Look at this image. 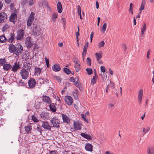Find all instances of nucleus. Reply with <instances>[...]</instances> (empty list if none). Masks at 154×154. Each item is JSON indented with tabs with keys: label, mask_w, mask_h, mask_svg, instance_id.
<instances>
[{
	"label": "nucleus",
	"mask_w": 154,
	"mask_h": 154,
	"mask_svg": "<svg viewBox=\"0 0 154 154\" xmlns=\"http://www.w3.org/2000/svg\"><path fill=\"white\" fill-rule=\"evenodd\" d=\"M129 11L132 14H133V11L132 8H129Z\"/></svg>",
	"instance_id": "64"
},
{
	"label": "nucleus",
	"mask_w": 154,
	"mask_h": 154,
	"mask_svg": "<svg viewBox=\"0 0 154 154\" xmlns=\"http://www.w3.org/2000/svg\"><path fill=\"white\" fill-rule=\"evenodd\" d=\"M86 70L87 72L88 75H91L93 73V71L91 68H87L86 69Z\"/></svg>",
	"instance_id": "39"
},
{
	"label": "nucleus",
	"mask_w": 154,
	"mask_h": 154,
	"mask_svg": "<svg viewBox=\"0 0 154 154\" xmlns=\"http://www.w3.org/2000/svg\"><path fill=\"white\" fill-rule=\"evenodd\" d=\"M98 77L94 76L93 78L91 79V85H93L95 84L97 82V78Z\"/></svg>",
	"instance_id": "31"
},
{
	"label": "nucleus",
	"mask_w": 154,
	"mask_h": 154,
	"mask_svg": "<svg viewBox=\"0 0 154 154\" xmlns=\"http://www.w3.org/2000/svg\"><path fill=\"white\" fill-rule=\"evenodd\" d=\"M49 154H56L57 151H49Z\"/></svg>",
	"instance_id": "62"
},
{
	"label": "nucleus",
	"mask_w": 154,
	"mask_h": 154,
	"mask_svg": "<svg viewBox=\"0 0 154 154\" xmlns=\"http://www.w3.org/2000/svg\"><path fill=\"white\" fill-rule=\"evenodd\" d=\"M6 59L5 57L0 59V64L2 66H4L6 63L5 62Z\"/></svg>",
	"instance_id": "35"
},
{
	"label": "nucleus",
	"mask_w": 154,
	"mask_h": 154,
	"mask_svg": "<svg viewBox=\"0 0 154 154\" xmlns=\"http://www.w3.org/2000/svg\"><path fill=\"white\" fill-rule=\"evenodd\" d=\"M64 101L65 103L69 106L71 105L73 101L72 98L71 96L67 95L65 97Z\"/></svg>",
	"instance_id": "8"
},
{
	"label": "nucleus",
	"mask_w": 154,
	"mask_h": 154,
	"mask_svg": "<svg viewBox=\"0 0 154 154\" xmlns=\"http://www.w3.org/2000/svg\"><path fill=\"white\" fill-rule=\"evenodd\" d=\"M28 83L29 87L31 88H34L36 84L35 80L33 78H30L29 80Z\"/></svg>",
	"instance_id": "7"
},
{
	"label": "nucleus",
	"mask_w": 154,
	"mask_h": 154,
	"mask_svg": "<svg viewBox=\"0 0 154 154\" xmlns=\"http://www.w3.org/2000/svg\"><path fill=\"white\" fill-rule=\"evenodd\" d=\"M25 131L28 134H29L31 133V131L32 129L30 126H25Z\"/></svg>",
	"instance_id": "30"
},
{
	"label": "nucleus",
	"mask_w": 154,
	"mask_h": 154,
	"mask_svg": "<svg viewBox=\"0 0 154 154\" xmlns=\"http://www.w3.org/2000/svg\"><path fill=\"white\" fill-rule=\"evenodd\" d=\"M62 119L64 122L68 123L70 122L69 118L66 115L64 114H62Z\"/></svg>",
	"instance_id": "16"
},
{
	"label": "nucleus",
	"mask_w": 154,
	"mask_h": 154,
	"mask_svg": "<svg viewBox=\"0 0 154 154\" xmlns=\"http://www.w3.org/2000/svg\"><path fill=\"white\" fill-rule=\"evenodd\" d=\"M74 67L76 72H78L81 69L80 64H76L74 65Z\"/></svg>",
	"instance_id": "32"
},
{
	"label": "nucleus",
	"mask_w": 154,
	"mask_h": 154,
	"mask_svg": "<svg viewBox=\"0 0 154 154\" xmlns=\"http://www.w3.org/2000/svg\"><path fill=\"white\" fill-rule=\"evenodd\" d=\"M34 2H33V0H30L29 2V5L31 6L33 5Z\"/></svg>",
	"instance_id": "59"
},
{
	"label": "nucleus",
	"mask_w": 154,
	"mask_h": 154,
	"mask_svg": "<svg viewBox=\"0 0 154 154\" xmlns=\"http://www.w3.org/2000/svg\"><path fill=\"white\" fill-rule=\"evenodd\" d=\"M8 49L10 53L15 54L17 56L21 54L23 51V47L19 43H17L15 45L12 43L10 44L9 45Z\"/></svg>",
	"instance_id": "1"
},
{
	"label": "nucleus",
	"mask_w": 154,
	"mask_h": 154,
	"mask_svg": "<svg viewBox=\"0 0 154 154\" xmlns=\"http://www.w3.org/2000/svg\"><path fill=\"white\" fill-rule=\"evenodd\" d=\"M78 14L79 15H80L81 14V8L79 5L78 6Z\"/></svg>",
	"instance_id": "50"
},
{
	"label": "nucleus",
	"mask_w": 154,
	"mask_h": 154,
	"mask_svg": "<svg viewBox=\"0 0 154 154\" xmlns=\"http://www.w3.org/2000/svg\"><path fill=\"white\" fill-rule=\"evenodd\" d=\"M63 71L67 75H69L71 73V70L69 69L64 67L63 69Z\"/></svg>",
	"instance_id": "33"
},
{
	"label": "nucleus",
	"mask_w": 154,
	"mask_h": 154,
	"mask_svg": "<svg viewBox=\"0 0 154 154\" xmlns=\"http://www.w3.org/2000/svg\"><path fill=\"white\" fill-rule=\"evenodd\" d=\"M35 14L34 12H32L30 14L28 19L30 20H33L34 18Z\"/></svg>",
	"instance_id": "36"
},
{
	"label": "nucleus",
	"mask_w": 154,
	"mask_h": 154,
	"mask_svg": "<svg viewBox=\"0 0 154 154\" xmlns=\"http://www.w3.org/2000/svg\"><path fill=\"white\" fill-rule=\"evenodd\" d=\"M101 71L103 72H104L106 71V69L104 66H101Z\"/></svg>",
	"instance_id": "54"
},
{
	"label": "nucleus",
	"mask_w": 154,
	"mask_h": 154,
	"mask_svg": "<svg viewBox=\"0 0 154 154\" xmlns=\"http://www.w3.org/2000/svg\"><path fill=\"white\" fill-rule=\"evenodd\" d=\"M87 64L89 66L91 65V60L89 57H88L86 59Z\"/></svg>",
	"instance_id": "47"
},
{
	"label": "nucleus",
	"mask_w": 154,
	"mask_h": 154,
	"mask_svg": "<svg viewBox=\"0 0 154 154\" xmlns=\"http://www.w3.org/2000/svg\"><path fill=\"white\" fill-rule=\"evenodd\" d=\"M24 35V30L21 29L18 30L17 32L16 38L17 40H21L23 37Z\"/></svg>",
	"instance_id": "4"
},
{
	"label": "nucleus",
	"mask_w": 154,
	"mask_h": 154,
	"mask_svg": "<svg viewBox=\"0 0 154 154\" xmlns=\"http://www.w3.org/2000/svg\"><path fill=\"white\" fill-rule=\"evenodd\" d=\"M94 35V33L92 31V32L91 35H90V40H91V42H92V41L93 39V37Z\"/></svg>",
	"instance_id": "60"
},
{
	"label": "nucleus",
	"mask_w": 154,
	"mask_h": 154,
	"mask_svg": "<svg viewBox=\"0 0 154 154\" xmlns=\"http://www.w3.org/2000/svg\"><path fill=\"white\" fill-rule=\"evenodd\" d=\"M52 68L53 70L55 72H58L61 70L59 64H54L52 66Z\"/></svg>",
	"instance_id": "21"
},
{
	"label": "nucleus",
	"mask_w": 154,
	"mask_h": 154,
	"mask_svg": "<svg viewBox=\"0 0 154 154\" xmlns=\"http://www.w3.org/2000/svg\"><path fill=\"white\" fill-rule=\"evenodd\" d=\"M146 29V24L145 23L143 26V27L141 29V34L143 35L144 34Z\"/></svg>",
	"instance_id": "34"
},
{
	"label": "nucleus",
	"mask_w": 154,
	"mask_h": 154,
	"mask_svg": "<svg viewBox=\"0 0 154 154\" xmlns=\"http://www.w3.org/2000/svg\"><path fill=\"white\" fill-rule=\"evenodd\" d=\"M12 67V66L10 64H5V65L3 66V69L4 70L7 71L9 70Z\"/></svg>",
	"instance_id": "22"
},
{
	"label": "nucleus",
	"mask_w": 154,
	"mask_h": 154,
	"mask_svg": "<svg viewBox=\"0 0 154 154\" xmlns=\"http://www.w3.org/2000/svg\"><path fill=\"white\" fill-rule=\"evenodd\" d=\"M82 118L84 119V120L86 122L88 123L89 122L88 120L87 119H86V115L84 114H81Z\"/></svg>",
	"instance_id": "41"
},
{
	"label": "nucleus",
	"mask_w": 154,
	"mask_h": 154,
	"mask_svg": "<svg viewBox=\"0 0 154 154\" xmlns=\"http://www.w3.org/2000/svg\"><path fill=\"white\" fill-rule=\"evenodd\" d=\"M42 101L43 102H45L48 104H49L51 102L50 98L46 96L43 95V96Z\"/></svg>",
	"instance_id": "14"
},
{
	"label": "nucleus",
	"mask_w": 154,
	"mask_h": 154,
	"mask_svg": "<svg viewBox=\"0 0 154 154\" xmlns=\"http://www.w3.org/2000/svg\"><path fill=\"white\" fill-rule=\"evenodd\" d=\"M31 37H28L26 41V45L28 48H30L33 45V44L30 41Z\"/></svg>",
	"instance_id": "12"
},
{
	"label": "nucleus",
	"mask_w": 154,
	"mask_h": 154,
	"mask_svg": "<svg viewBox=\"0 0 154 154\" xmlns=\"http://www.w3.org/2000/svg\"><path fill=\"white\" fill-rule=\"evenodd\" d=\"M102 52L101 51L99 53L97 52L95 53V55L97 60H100L102 58Z\"/></svg>",
	"instance_id": "25"
},
{
	"label": "nucleus",
	"mask_w": 154,
	"mask_h": 154,
	"mask_svg": "<svg viewBox=\"0 0 154 154\" xmlns=\"http://www.w3.org/2000/svg\"><path fill=\"white\" fill-rule=\"evenodd\" d=\"M75 91L76 92L73 91L72 93V94L74 97L75 99H77L78 98V95L77 94L78 93V90L77 89H75Z\"/></svg>",
	"instance_id": "42"
},
{
	"label": "nucleus",
	"mask_w": 154,
	"mask_h": 154,
	"mask_svg": "<svg viewBox=\"0 0 154 154\" xmlns=\"http://www.w3.org/2000/svg\"><path fill=\"white\" fill-rule=\"evenodd\" d=\"M58 14L57 13H55L53 14L52 16V18H53L54 19H56L57 17Z\"/></svg>",
	"instance_id": "55"
},
{
	"label": "nucleus",
	"mask_w": 154,
	"mask_h": 154,
	"mask_svg": "<svg viewBox=\"0 0 154 154\" xmlns=\"http://www.w3.org/2000/svg\"><path fill=\"white\" fill-rule=\"evenodd\" d=\"M143 95V90L142 89H140L139 91L137 97L138 102L140 104L141 103Z\"/></svg>",
	"instance_id": "11"
},
{
	"label": "nucleus",
	"mask_w": 154,
	"mask_h": 154,
	"mask_svg": "<svg viewBox=\"0 0 154 154\" xmlns=\"http://www.w3.org/2000/svg\"><path fill=\"white\" fill-rule=\"evenodd\" d=\"M51 123L53 124V127L58 128L60 127V121L57 117H53L51 120Z\"/></svg>",
	"instance_id": "3"
},
{
	"label": "nucleus",
	"mask_w": 154,
	"mask_h": 154,
	"mask_svg": "<svg viewBox=\"0 0 154 154\" xmlns=\"http://www.w3.org/2000/svg\"><path fill=\"white\" fill-rule=\"evenodd\" d=\"M16 38V37L14 33L11 32L9 35L8 38L7 39V41L9 43H11Z\"/></svg>",
	"instance_id": "10"
},
{
	"label": "nucleus",
	"mask_w": 154,
	"mask_h": 154,
	"mask_svg": "<svg viewBox=\"0 0 154 154\" xmlns=\"http://www.w3.org/2000/svg\"><path fill=\"white\" fill-rule=\"evenodd\" d=\"M122 47L124 48V51H125L127 49V46L125 44H123L122 45Z\"/></svg>",
	"instance_id": "61"
},
{
	"label": "nucleus",
	"mask_w": 154,
	"mask_h": 154,
	"mask_svg": "<svg viewBox=\"0 0 154 154\" xmlns=\"http://www.w3.org/2000/svg\"><path fill=\"white\" fill-rule=\"evenodd\" d=\"M106 25L107 24L106 23H105L102 26L101 30L103 33H104L106 31Z\"/></svg>",
	"instance_id": "38"
},
{
	"label": "nucleus",
	"mask_w": 154,
	"mask_h": 154,
	"mask_svg": "<svg viewBox=\"0 0 154 154\" xmlns=\"http://www.w3.org/2000/svg\"><path fill=\"white\" fill-rule=\"evenodd\" d=\"M45 62L47 65V66L48 67L49 66V60L48 59L47 57H45Z\"/></svg>",
	"instance_id": "51"
},
{
	"label": "nucleus",
	"mask_w": 154,
	"mask_h": 154,
	"mask_svg": "<svg viewBox=\"0 0 154 154\" xmlns=\"http://www.w3.org/2000/svg\"><path fill=\"white\" fill-rule=\"evenodd\" d=\"M7 41V39L5 37L4 34L0 36V42L1 43H4Z\"/></svg>",
	"instance_id": "27"
},
{
	"label": "nucleus",
	"mask_w": 154,
	"mask_h": 154,
	"mask_svg": "<svg viewBox=\"0 0 154 154\" xmlns=\"http://www.w3.org/2000/svg\"><path fill=\"white\" fill-rule=\"evenodd\" d=\"M27 1V0H23L22 1V2L21 4V5L23 6H24L26 4Z\"/></svg>",
	"instance_id": "58"
},
{
	"label": "nucleus",
	"mask_w": 154,
	"mask_h": 154,
	"mask_svg": "<svg viewBox=\"0 0 154 154\" xmlns=\"http://www.w3.org/2000/svg\"><path fill=\"white\" fill-rule=\"evenodd\" d=\"M150 128L149 127H147L146 128H143V134H145L147 132H148L150 130Z\"/></svg>",
	"instance_id": "43"
},
{
	"label": "nucleus",
	"mask_w": 154,
	"mask_h": 154,
	"mask_svg": "<svg viewBox=\"0 0 154 154\" xmlns=\"http://www.w3.org/2000/svg\"><path fill=\"white\" fill-rule=\"evenodd\" d=\"M42 126L45 129L51 130V127L49 125L47 122L43 121L42 122Z\"/></svg>",
	"instance_id": "13"
},
{
	"label": "nucleus",
	"mask_w": 154,
	"mask_h": 154,
	"mask_svg": "<svg viewBox=\"0 0 154 154\" xmlns=\"http://www.w3.org/2000/svg\"><path fill=\"white\" fill-rule=\"evenodd\" d=\"M147 154H154V147L153 146H150L147 148Z\"/></svg>",
	"instance_id": "19"
},
{
	"label": "nucleus",
	"mask_w": 154,
	"mask_h": 154,
	"mask_svg": "<svg viewBox=\"0 0 154 154\" xmlns=\"http://www.w3.org/2000/svg\"><path fill=\"white\" fill-rule=\"evenodd\" d=\"M75 86L77 87H78L80 91H82L83 90V88L82 86V85L81 84L79 85L78 86H77V85Z\"/></svg>",
	"instance_id": "52"
},
{
	"label": "nucleus",
	"mask_w": 154,
	"mask_h": 154,
	"mask_svg": "<svg viewBox=\"0 0 154 154\" xmlns=\"http://www.w3.org/2000/svg\"><path fill=\"white\" fill-rule=\"evenodd\" d=\"M88 46V42H87L85 45L84 46L83 49V51L82 53V54H86L87 49Z\"/></svg>",
	"instance_id": "29"
},
{
	"label": "nucleus",
	"mask_w": 154,
	"mask_h": 154,
	"mask_svg": "<svg viewBox=\"0 0 154 154\" xmlns=\"http://www.w3.org/2000/svg\"><path fill=\"white\" fill-rule=\"evenodd\" d=\"M40 126V125H39L38 126V127L36 129L38 131L40 132V134H41L42 132V130L41 128H40L39 127Z\"/></svg>",
	"instance_id": "53"
},
{
	"label": "nucleus",
	"mask_w": 154,
	"mask_h": 154,
	"mask_svg": "<svg viewBox=\"0 0 154 154\" xmlns=\"http://www.w3.org/2000/svg\"><path fill=\"white\" fill-rule=\"evenodd\" d=\"M40 115L41 117L44 119H47L48 118L49 114L47 112H42Z\"/></svg>",
	"instance_id": "28"
},
{
	"label": "nucleus",
	"mask_w": 154,
	"mask_h": 154,
	"mask_svg": "<svg viewBox=\"0 0 154 154\" xmlns=\"http://www.w3.org/2000/svg\"><path fill=\"white\" fill-rule=\"evenodd\" d=\"M17 18V15L15 13H11L10 16L9 17V21L10 22L13 23L15 24L16 22L15 20Z\"/></svg>",
	"instance_id": "9"
},
{
	"label": "nucleus",
	"mask_w": 154,
	"mask_h": 154,
	"mask_svg": "<svg viewBox=\"0 0 154 154\" xmlns=\"http://www.w3.org/2000/svg\"><path fill=\"white\" fill-rule=\"evenodd\" d=\"M69 80L70 82H72L74 83H75V79L73 77H72L70 78Z\"/></svg>",
	"instance_id": "57"
},
{
	"label": "nucleus",
	"mask_w": 154,
	"mask_h": 154,
	"mask_svg": "<svg viewBox=\"0 0 154 154\" xmlns=\"http://www.w3.org/2000/svg\"><path fill=\"white\" fill-rule=\"evenodd\" d=\"M20 73L23 79H26L28 77V72L25 69H23L22 70Z\"/></svg>",
	"instance_id": "6"
},
{
	"label": "nucleus",
	"mask_w": 154,
	"mask_h": 154,
	"mask_svg": "<svg viewBox=\"0 0 154 154\" xmlns=\"http://www.w3.org/2000/svg\"><path fill=\"white\" fill-rule=\"evenodd\" d=\"M9 28V26L8 24L6 23L2 27V30L4 32L6 29H8Z\"/></svg>",
	"instance_id": "37"
},
{
	"label": "nucleus",
	"mask_w": 154,
	"mask_h": 154,
	"mask_svg": "<svg viewBox=\"0 0 154 154\" xmlns=\"http://www.w3.org/2000/svg\"><path fill=\"white\" fill-rule=\"evenodd\" d=\"M33 21V20H30L29 19H28L27 22V26H30L32 25V23Z\"/></svg>",
	"instance_id": "44"
},
{
	"label": "nucleus",
	"mask_w": 154,
	"mask_h": 154,
	"mask_svg": "<svg viewBox=\"0 0 154 154\" xmlns=\"http://www.w3.org/2000/svg\"><path fill=\"white\" fill-rule=\"evenodd\" d=\"M145 4V0H142V2L141 3L140 7V8L141 9L143 10L144 9Z\"/></svg>",
	"instance_id": "46"
},
{
	"label": "nucleus",
	"mask_w": 154,
	"mask_h": 154,
	"mask_svg": "<svg viewBox=\"0 0 154 154\" xmlns=\"http://www.w3.org/2000/svg\"><path fill=\"white\" fill-rule=\"evenodd\" d=\"M82 137H84V138L88 140H92L91 137L89 134L85 133H81L80 134Z\"/></svg>",
	"instance_id": "23"
},
{
	"label": "nucleus",
	"mask_w": 154,
	"mask_h": 154,
	"mask_svg": "<svg viewBox=\"0 0 154 154\" xmlns=\"http://www.w3.org/2000/svg\"><path fill=\"white\" fill-rule=\"evenodd\" d=\"M80 82L78 78L76 80V82L75 81V83H74V84L75 85L78 86L80 84Z\"/></svg>",
	"instance_id": "48"
},
{
	"label": "nucleus",
	"mask_w": 154,
	"mask_h": 154,
	"mask_svg": "<svg viewBox=\"0 0 154 154\" xmlns=\"http://www.w3.org/2000/svg\"><path fill=\"white\" fill-rule=\"evenodd\" d=\"M20 68L19 64H17V62H15L13 67L12 68L11 70L14 72H16L17 70Z\"/></svg>",
	"instance_id": "15"
},
{
	"label": "nucleus",
	"mask_w": 154,
	"mask_h": 154,
	"mask_svg": "<svg viewBox=\"0 0 154 154\" xmlns=\"http://www.w3.org/2000/svg\"><path fill=\"white\" fill-rule=\"evenodd\" d=\"M78 58H75V59L73 60V62L75 63V64H78Z\"/></svg>",
	"instance_id": "63"
},
{
	"label": "nucleus",
	"mask_w": 154,
	"mask_h": 154,
	"mask_svg": "<svg viewBox=\"0 0 154 154\" xmlns=\"http://www.w3.org/2000/svg\"><path fill=\"white\" fill-rule=\"evenodd\" d=\"M49 107L51 111L53 112H55L57 110V108L55 105V104L54 103H51L49 104Z\"/></svg>",
	"instance_id": "17"
},
{
	"label": "nucleus",
	"mask_w": 154,
	"mask_h": 154,
	"mask_svg": "<svg viewBox=\"0 0 154 154\" xmlns=\"http://www.w3.org/2000/svg\"><path fill=\"white\" fill-rule=\"evenodd\" d=\"M54 77L55 78H56V80L57 81H59L60 82H61V81L62 80V79L61 77H60L59 76H54Z\"/></svg>",
	"instance_id": "49"
},
{
	"label": "nucleus",
	"mask_w": 154,
	"mask_h": 154,
	"mask_svg": "<svg viewBox=\"0 0 154 154\" xmlns=\"http://www.w3.org/2000/svg\"><path fill=\"white\" fill-rule=\"evenodd\" d=\"M33 26L32 31V34L34 35H38L41 34L40 29L37 27L36 24H33Z\"/></svg>",
	"instance_id": "2"
},
{
	"label": "nucleus",
	"mask_w": 154,
	"mask_h": 154,
	"mask_svg": "<svg viewBox=\"0 0 154 154\" xmlns=\"http://www.w3.org/2000/svg\"><path fill=\"white\" fill-rule=\"evenodd\" d=\"M57 9L59 13H61L63 10L62 6L61 3L60 2H58L57 4Z\"/></svg>",
	"instance_id": "24"
},
{
	"label": "nucleus",
	"mask_w": 154,
	"mask_h": 154,
	"mask_svg": "<svg viewBox=\"0 0 154 154\" xmlns=\"http://www.w3.org/2000/svg\"><path fill=\"white\" fill-rule=\"evenodd\" d=\"M7 20V15L5 12L0 13V23H5Z\"/></svg>",
	"instance_id": "5"
},
{
	"label": "nucleus",
	"mask_w": 154,
	"mask_h": 154,
	"mask_svg": "<svg viewBox=\"0 0 154 154\" xmlns=\"http://www.w3.org/2000/svg\"><path fill=\"white\" fill-rule=\"evenodd\" d=\"M73 126L74 128L77 131L78 130H80L81 129L80 125L78 122H74Z\"/></svg>",
	"instance_id": "26"
},
{
	"label": "nucleus",
	"mask_w": 154,
	"mask_h": 154,
	"mask_svg": "<svg viewBox=\"0 0 154 154\" xmlns=\"http://www.w3.org/2000/svg\"><path fill=\"white\" fill-rule=\"evenodd\" d=\"M105 45V42L103 41H102L98 43V45L99 48L103 47Z\"/></svg>",
	"instance_id": "45"
},
{
	"label": "nucleus",
	"mask_w": 154,
	"mask_h": 154,
	"mask_svg": "<svg viewBox=\"0 0 154 154\" xmlns=\"http://www.w3.org/2000/svg\"><path fill=\"white\" fill-rule=\"evenodd\" d=\"M32 119L35 122H39V120L37 119L34 115H32Z\"/></svg>",
	"instance_id": "40"
},
{
	"label": "nucleus",
	"mask_w": 154,
	"mask_h": 154,
	"mask_svg": "<svg viewBox=\"0 0 154 154\" xmlns=\"http://www.w3.org/2000/svg\"><path fill=\"white\" fill-rule=\"evenodd\" d=\"M42 69H40L38 67L35 66L34 75H40L41 73Z\"/></svg>",
	"instance_id": "20"
},
{
	"label": "nucleus",
	"mask_w": 154,
	"mask_h": 154,
	"mask_svg": "<svg viewBox=\"0 0 154 154\" xmlns=\"http://www.w3.org/2000/svg\"><path fill=\"white\" fill-rule=\"evenodd\" d=\"M93 146L91 144L88 143L86 144L85 148L86 150L92 152L93 150Z\"/></svg>",
	"instance_id": "18"
},
{
	"label": "nucleus",
	"mask_w": 154,
	"mask_h": 154,
	"mask_svg": "<svg viewBox=\"0 0 154 154\" xmlns=\"http://www.w3.org/2000/svg\"><path fill=\"white\" fill-rule=\"evenodd\" d=\"M19 83L20 84H22V85H25L26 83H25L22 80H20L19 81Z\"/></svg>",
	"instance_id": "56"
}]
</instances>
